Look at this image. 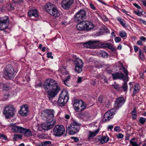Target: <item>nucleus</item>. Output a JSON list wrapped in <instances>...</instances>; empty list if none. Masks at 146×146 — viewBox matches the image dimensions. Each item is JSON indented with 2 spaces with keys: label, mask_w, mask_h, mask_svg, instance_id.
I'll use <instances>...</instances> for the list:
<instances>
[{
  "label": "nucleus",
  "mask_w": 146,
  "mask_h": 146,
  "mask_svg": "<svg viewBox=\"0 0 146 146\" xmlns=\"http://www.w3.org/2000/svg\"><path fill=\"white\" fill-rule=\"evenodd\" d=\"M43 88L46 93L47 96L50 101L57 94L60 88L56 81L52 79L46 80L43 84Z\"/></svg>",
  "instance_id": "1"
},
{
  "label": "nucleus",
  "mask_w": 146,
  "mask_h": 146,
  "mask_svg": "<svg viewBox=\"0 0 146 146\" xmlns=\"http://www.w3.org/2000/svg\"><path fill=\"white\" fill-rule=\"evenodd\" d=\"M54 111L53 110H44L41 113V116L43 119L46 122H51L53 120H55L53 118L54 117Z\"/></svg>",
  "instance_id": "2"
},
{
  "label": "nucleus",
  "mask_w": 146,
  "mask_h": 146,
  "mask_svg": "<svg viewBox=\"0 0 146 146\" xmlns=\"http://www.w3.org/2000/svg\"><path fill=\"white\" fill-rule=\"evenodd\" d=\"M69 99V95L66 90L62 91L57 102L58 105L60 107L64 106Z\"/></svg>",
  "instance_id": "3"
},
{
  "label": "nucleus",
  "mask_w": 146,
  "mask_h": 146,
  "mask_svg": "<svg viewBox=\"0 0 146 146\" xmlns=\"http://www.w3.org/2000/svg\"><path fill=\"white\" fill-rule=\"evenodd\" d=\"M15 112V109L11 105L6 106L4 110L3 113L6 118H9L13 117Z\"/></svg>",
  "instance_id": "4"
},
{
  "label": "nucleus",
  "mask_w": 146,
  "mask_h": 146,
  "mask_svg": "<svg viewBox=\"0 0 146 146\" xmlns=\"http://www.w3.org/2000/svg\"><path fill=\"white\" fill-rule=\"evenodd\" d=\"M45 9L46 11L51 15L55 17H58L59 13L56 9L54 8V5L51 3H48L45 6Z\"/></svg>",
  "instance_id": "5"
},
{
  "label": "nucleus",
  "mask_w": 146,
  "mask_h": 146,
  "mask_svg": "<svg viewBox=\"0 0 146 146\" xmlns=\"http://www.w3.org/2000/svg\"><path fill=\"white\" fill-rule=\"evenodd\" d=\"M80 128V124L76 121H74L68 125L67 129L69 131L70 134L74 135L78 131Z\"/></svg>",
  "instance_id": "6"
},
{
  "label": "nucleus",
  "mask_w": 146,
  "mask_h": 146,
  "mask_svg": "<svg viewBox=\"0 0 146 146\" xmlns=\"http://www.w3.org/2000/svg\"><path fill=\"white\" fill-rule=\"evenodd\" d=\"M4 75L7 78L11 79L15 76L16 74L14 68L11 64H8L6 66L4 71Z\"/></svg>",
  "instance_id": "7"
},
{
  "label": "nucleus",
  "mask_w": 146,
  "mask_h": 146,
  "mask_svg": "<svg viewBox=\"0 0 146 146\" xmlns=\"http://www.w3.org/2000/svg\"><path fill=\"white\" fill-rule=\"evenodd\" d=\"M65 132L64 126L62 125H56L53 130L54 135L57 137H60Z\"/></svg>",
  "instance_id": "8"
},
{
  "label": "nucleus",
  "mask_w": 146,
  "mask_h": 146,
  "mask_svg": "<svg viewBox=\"0 0 146 146\" xmlns=\"http://www.w3.org/2000/svg\"><path fill=\"white\" fill-rule=\"evenodd\" d=\"M74 63L76 65L75 71L78 73H80L82 71V68L83 67V62L81 60L76 56Z\"/></svg>",
  "instance_id": "9"
},
{
  "label": "nucleus",
  "mask_w": 146,
  "mask_h": 146,
  "mask_svg": "<svg viewBox=\"0 0 146 146\" xmlns=\"http://www.w3.org/2000/svg\"><path fill=\"white\" fill-rule=\"evenodd\" d=\"M74 0H62L61 2V6L65 9H68L74 3Z\"/></svg>",
  "instance_id": "10"
},
{
  "label": "nucleus",
  "mask_w": 146,
  "mask_h": 146,
  "mask_svg": "<svg viewBox=\"0 0 146 146\" xmlns=\"http://www.w3.org/2000/svg\"><path fill=\"white\" fill-rule=\"evenodd\" d=\"M115 114L113 112V110H111L106 112L104 114L103 119V122H106L109 121L112 118L113 115Z\"/></svg>",
  "instance_id": "11"
},
{
  "label": "nucleus",
  "mask_w": 146,
  "mask_h": 146,
  "mask_svg": "<svg viewBox=\"0 0 146 146\" xmlns=\"http://www.w3.org/2000/svg\"><path fill=\"white\" fill-rule=\"evenodd\" d=\"M98 41H89L83 43L84 47L91 48H95L97 47Z\"/></svg>",
  "instance_id": "12"
},
{
  "label": "nucleus",
  "mask_w": 146,
  "mask_h": 146,
  "mask_svg": "<svg viewBox=\"0 0 146 146\" xmlns=\"http://www.w3.org/2000/svg\"><path fill=\"white\" fill-rule=\"evenodd\" d=\"M56 120L51 122H47L46 123H43L42 125V128L45 130H49L52 128L55 124Z\"/></svg>",
  "instance_id": "13"
},
{
  "label": "nucleus",
  "mask_w": 146,
  "mask_h": 146,
  "mask_svg": "<svg viewBox=\"0 0 146 146\" xmlns=\"http://www.w3.org/2000/svg\"><path fill=\"white\" fill-rule=\"evenodd\" d=\"M19 114L22 116H26L29 113L28 106L27 105H23L21 107L19 111Z\"/></svg>",
  "instance_id": "14"
},
{
  "label": "nucleus",
  "mask_w": 146,
  "mask_h": 146,
  "mask_svg": "<svg viewBox=\"0 0 146 146\" xmlns=\"http://www.w3.org/2000/svg\"><path fill=\"white\" fill-rule=\"evenodd\" d=\"M9 19H0V30L7 28L9 23Z\"/></svg>",
  "instance_id": "15"
},
{
  "label": "nucleus",
  "mask_w": 146,
  "mask_h": 146,
  "mask_svg": "<svg viewBox=\"0 0 146 146\" xmlns=\"http://www.w3.org/2000/svg\"><path fill=\"white\" fill-rule=\"evenodd\" d=\"M111 75L113 79L114 80L122 79L124 81L126 79V76L121 72H116L112 74Z\"/></svg>",
  "instance_id": "16"
},
{
  "label": "nucleus",
  "mask_w": 146,
  "mask_h": 146,
  "mask_svg": "<svg viewBox=\"0 0 146 146\" xmlns=\"http://www.w3.org/2000/svg\"><path fill=\"white\" fill-rule=\"evenodd\" d=\"M11 126L12 127V130L14 132L17 133H21L23 128L21 127L17 126L15 124L11 123L10 124Z\"/></svg>",
  "instance_id": "17"
},
{
  "label": "nucleus",
  "mask_w": 146,
  "mask_h": 146,
  "mask_svg": "<svg viewBox=\"0 0 146 146\" xmlns=\"http://www.w3.org/2000/svg\"><path fill=\"white\" fill-rule=\"evenodd\" d=\"M125 102V100L123 97H119L116 99L115 106L117 108H119L124 104Z\"/></svg>",
  "instance_id": "18"
},
{
  "label": "nucleus",
  "mask_w": 146,
  "mask_h": 146,
  "mask_svg": "<svg viewBox=\"0 0 146 146\" xmlns=\"http://www.w3.org/2000/svg\"><path fill=\"white\" fill-rule=\"evenodd\" d=\"M86 16V12L83 9H80L76 14L74 17L76 18H83Z\"/></svg>",
  "instance_id": "19"
},
{
  "label": "nucleus",
  "mask_w": 146,
  "mask_h": 146,
  "mask_svg": "<svg viewBox=\"0 0 146 146\" xmlns=\"http://www.w3.org/2000/svg\"><path fill=\"white\" fill-rule=\"evenodd\" d=\"M82 23L84 25L85 29L87 30H91L93 27V25L89 21H83Z\"/></svg>",
  "instance_id": "20"
},
{
  "label": "nucleus",
  "mask_w": 146,
  "mask_h": 146,
  "mask_svg": "<svg viewBox=\"0 0 146 146\" xmlns=\"http://www.w3.org/2000/svg\"><path fill=\"white\" fill-rule=\"evenodd\" d=\"M28 15L30 17L34 16L35 17H38V13L37 10L34 8L31 9L28 13Z\"/></svg>",
  "instance_id": "21"
},
{
  "label": "nucleus",
  "mask_w": 146,
  "mask_h": 146,
  "mask_svg": "<svg viewBox=\"0 0 146 146\" xmlns=\"http://www.w3.org/2000/svg\"><path fill=\"white\" fill-rule=\"evenodd\" d=\"M86 107V104L83 101L76 108L75 111L77 112H80L83 111Z\"/></svg>",
  "instance_id": "22"
},
{
  "label": "nucleus",
  "mask_w": 146,
  "mask_h": 146,
  "mask_svg": "<svg viewBox=\"0 0 146 146\" xmlns=\"http://www.w3.org/2000/svg\"><path fill=\"white\" fill-rule=\"evenodd\" d=\"M99 131V129L96 130L94 132H92L91 131H89V134L88 136V138L89 140L92 139L93 137L95 136L98 133Z\"/></svg>",
  "instance_id": "23"
},
{
  "label": "nucleus",
  "mask_w": 146,
  "mask_h": 146,
  "mask_svg": "<svg viewBox=\"0 0 146 146\" xmlns=\"http://www.w3.org/2000/svg\"><path fill=\"white\" fill-rule=\"evenodd\" d=\"M21 133H23L25 136H29L32 135L31 131L29 129H27L23 128Z\"/></svg>",
  "instance_id": "24"
},
{
  "label": "nucleus",
  "mask_w": 146,
  "mask_h": 146,
  "mask_svg": "<svg viewBox=\"0 0 146 146\" xmlns=\"http://www.w3.org/2000/svg\"><path fill=\"white\" fill-rule=\"evenodd\" d=\"M140 88L139 84L137 83L135 84L134 86V90L133 92V96L135 95L139 92Z\"/></svg>",
  "instance_id": "25"
},
{
  "label": "nucleus",
  "mask_w": 146,
  "mask_h": 146,
  "mask_svg": "<svg viewBox=\"0 0 146 146\" xmlns=\"http://www.w3.org/2000/svg\"><path fill=\"white\" fill-rule=\"evenodd\" d=\"M6 9L8 11H11L14 9V7L12 6L11 4H7L6 7H3L1 9V11L2 12H3Z\"/></svg>",
  "instance_id": "26"
},
{
  "label": "nucleus",
  "mask_w": 146,
  "mask_h": 146,
  "mask_svg": "<svg viewBox=\"0 0 146 146\" xmlns=\"http://www.w3.org/2000/svg\"><path fill=\"white\" fill-rule=\"evenodd\" d=\"M82 102L83 101L81 100H74L73 106L75 110H76V108L78 106L79 104H81Z\"/></svg>",
  "instance_id": "27"
},
{
  "label": "nucleus",
  "mask_w": 146,
  "mask_h": 146,
  "mask_svg": "<svg viewBox=\"0 0 146 146\" xmlns=\"http://www.w3.org/2000/svg\"><path fill=\"white\" fill-rule=\"evenodd\" d=\"M109 140V138L107 136H102L101 137L100 141L102 144L107 143Z\"/></svg>",
  "instance_id": "28"
},
{
  "label": "nucleus",
  "mask_w": 146,
  "mask_h": 146,
  "mask_svg": "<svg viewBox=\"0 0 146 146\" xmlns=\"http://www.w3.org/2000/svg\"><path fill=\"white\" fill-rule=\"evenodd\" d=\"M83 21L78 23L76 25V27L78 30L82 31L85 29L84 25L82 23Z\"/></svg>",
  "instance_id": "29"
},
{
  "label": "nucleus",
  "mask_w": 146,
  "mask_h": 146,
  "mask_svg": "<svg viewBox=\"0 0 146 146\" xmlns=\"http://www.w3.org/2000/svg\"><path fill=\"white\" fill-rule=\"evenodd\" d=\"M60 72L62 74H68V72L66 70V67L62 66L60 68Z\"/></svg>",
  "instance_id": "30"
},
{
  "label": "nucleus",
  "mask_w": 146,
  "mask_h": 146,
  "mask_svg": "<svg viewBox=\"0 0 146 146\" xmlns=\"http://www.w3.org/2000/svg\"><path fill=\"white\" fill-rule=\"evenodd\" d=\"M51 143V142L50 141H46L40 143L39 146H49Z\"/></svg>",
  "instance_id": "31"
},
{
  "label": "nucleus",
  "mask_w": 146,
  "mask_h": 146,
  "mask_svg": "<svg viewBox=\"0 0 146 146\" xmlns=\"http://www.w3.org/2000/svg\"><path fill=\"white\" fill-rule=\"evenodd\" d=\"M13 138L14 141H16L17 139H22V136L20 135L15 134L13 135Z\"/></svg>",
  "instance_id": "32"
},
{
  "label": "nucleus",
  "mask_w": 146,
  "mask_h": 146,
  "mask_svg": "<svg viewBox=\"0 0 146 146\" xmlns=\"http://www.w3.org/2000/svg\"><path fill=\"white\" fill-rule=\"evenodd\" d=\"M82 116L83 118H88L91 117L90 115L88 113L85 112L82 113Z\"/></svg>",
  "instance_id": "33"
},
{
  "label": "nucleus",
  "mask_w": 146,
  "mask_h": 146,
  "mask_svg": "<svg viewBox=\"0 0 146 146\" xmlns=\"http://www.w3.org/2000/svg\"><path fill=\"white\" fill-rule=\"evenodd\" d=\"M121 89H122L123 91L126 92L127 90V85L126 82H125L122 86V87H121Z\"/></svg>",
  "instance_id": "34"
},
{
  "label": "nucleus",
  "mask_w": 146,
  "mask_h": 146,
  "mask_svg": "<svg viewBox=\"0 0 146 146\" xmlns=\"http://www.w3.org/2000/svg\"><path fill=\"white\" fill-rule=\"evenodd\" d=\"M100 53L101 54L103 58H107L108 56V54L104 51H102Z\"/></svg>",
  "instance_id": "35"
},
{
  "label": "nucleus",
  "mask_w": 146,
  "mask_h": 146,
  "mask_svg": "<svg viewBox=\"0 0 146 146\" xmlns=\"http://www.w3.org/2000/svg\"><path fill=\"white\" fill-rule=\"evenodd\" d=\"M117 19L118 21L120 22V24L122 25L123 27H126L125 22L123 19Z\"/></svg>",
  "instance_id": "36"
},
{
  "label": "nucleus",
  "mask_w": 146,
  "mask_h": 146,
  "mask_svg": "<svg viewBox=\"0 0 146 146\" xmlns=\"http://www.w3.org/2000/svg\"><path fill=\"white\" fill-rule=\"evenodd\" d=\"M120 66L123 69L124 72L126 74V76L127 77L128 76V73L127 70L126 69H125V68L123 66V65L121 63L120 64Z\"/></svg>",
  "instance_id": "37"
},
{
  "label": "nucleus",
  "mask_w": 146,
  "mask_h": 146,
  "mask_svg": "<svg viewBox=\"0 0 146 146\" xmlns=\"http://www.w3.org/2000/svg\"><path fill=\"white\" fill-rule=\"evenodd\" d=\"M70 76H68L65 80L62 79V81L66 85H67L66 83H67V82L69 81L70 80Z\"/></svg>",
  "instance_id": "38"
},
{
  "label": "nucleus",
  "mask_w": 146,
  "mask_h": 146,
  "mask_svg": "<svg viewBox=\"0 0 146 146\" xmlns=\"http://www.w3.org/2000/svg\"><path fill=\"white\" fill-rule=\"evenodd\" d=\"M105 98H103V97L102 96H99L98 98V101L100 103H105V102H104V99Z\"/></svg>",
  "instance_id": "39"
},
{
  "label": "nucleus",
  "mask_w": 146,
  "mask_h": 146,
  "mask_svg": "<svg viewBox=\"0 0 146 146\" xmlns=\"http://www.w3.org/2000/svg\"><path fill=\"white\" fill-rule=\"evenodd\" d=\"M139 56L140 59L142 60H143L144 59V56L143 53L141 50L139 51Z\"/></svg>",
  "instance_id": "40"
},
{
  "label": "nucleus",
  "mask_w": 146,
  "mask_h": 146,
  "mask_svg": "<svg viewBox=\"0 0 146 146\" xmlns=\"http://www.w3.org/2000/svg\"><path fill=\"white\" fill-rule=\"evenodd\" d=\"M146 120V119L145 118L142 117H140L139 119L140 122L142 124H143L145 123Z\"/></svg>",
  "instance_id": "41"
},
{
  "label": "nucleus",
  "mask_w": 146,
  "mask_h": 146,
  "mask_svg": "<svg viewBox=\"0 0 146 146\" xmlns=\"http://www.w3.org/2000/svg\"><path fill=\"white\" fill-rule=\"evenodd\" d=\"M3 86V89L4 91H7L11 89V88L10 87L7 86L5 84H4Z\"/></svg>",
  "instance_id": "42"
},
{
  "label": "nucleus",
  "mask_w": 146,
  "mask_h": 146,
  "mask_svg": "<svg viewBox=\"0 0 146 146\" xmlns=\"http://www.w3.org/2000/svg\"><path fill=\"white\" fill-rule=\"evenodd\" d=\"M119 35L122 38L125 37L127 36L126 33L124 31L120 32Z\"/></svg>",
  "instance_id": "43"
},
{
  "label": "nucleus",
  "mask_w": 146,
  "mask_h": 146,
  "mask_svg": "<svg viewBox=\"0 0 146 146\" xmlns=\"http://www.w3.org/2000/svg\"><path fill=\"white\" fill-rule=\"evenodd\" d=\"M130 143L132 146H139L136 142H135L132 140H130Z\"/></svg>",
  "instance_id": "44"
},
{
  "label": "nucleus",
  "mask_w": 146,
  "mask_h": 146,
  "mask_svg": "<svg viewBox=\"0 0 146 146\" xmlns=\"http://www.w3.org/2000/svg\"><path fill=\"white\" fill-rule=\"evenodd\" d=\"M113 86L114 88L118 90H121V88L119 87V86L117 84H114L113 85Z\"/></svg>",
  "instance_id": "45"
},
{
  "label": "nucleus",
  "mask_w": 146,
  "mask_h": 146,
  "mask_svg": "<svg viewBox=\"0 0 146 146\" xmlns=\"http://www.w3.org/2000/svg\"><path fill=\"white\" fill-rule=\"evenodd\" d=\"M15 2L19 4L20 5H23L24 3L23 0H15Z\"/></svg>",
  "instance_id": "46"
},
{
  "label": "nucleus",
  "mask_w": 146,
  "mask_h": 146,
  "mask_svg": "<svg viewBox=\"0 0 146 146\" xmlns=\"http://www.w3.org/2000/svg\"><path fill=\"white\" fill-rule=\"evenodd\" d=\"M102 47H109L110 48V47H111L110 44L108 43H106V44H103L102 45Z\"/></svg>",
  "instance_id": "47"
},
{
  "label": "nucleus",
  "mask_w": 146,
  "mask_h": 146,
  "mask_svg": "<svg viewBox=\"0 0 146 146\" xmlns=\"http://www.w3.org/2000/svg\"><path fill=\"white\" fill-rule=\"evenodd\" d=\"M47 55V57L48 58H50L51 59L53 58V56H52V53L51 52H48L46 54Z\"/></svg>",
  "instance_id": "48"
},
{
  "label": "nucleus",
  "mask_w": 146,
  "mask_h": 146,
  "mask_svg": "<svg viewBox=\"0 0 146 146\" xmlns=\"http://www.w3.org/2000/svg\"><path fill=\"white\" fill-rule=\"evenodd\" d=\"M0 138L6 140L7 139V137L5 135L0 133Z\"/></svg>",
  "instance_id": "49"
},
{
  "label": "nucleus",
  "mask_w": 146,
  "mask_h": 146,
  "mask_svg": "<svg viewBox=\"0 0 146 146\" xmlns=\"http://www.w3.org/2000/svg\"><path fill=\"white\" fill-rule=\"evenodd\" d=\"M121 38L120 37H117L115 39V41L116 42H118L121 41Z\"/></svg>",
  "instance_id": "50"
},
{
  "label": "nucleus",
  "mask_w": 146,
  "mask_h": 146,
  "mask_svg": "<svg viewBox=\"0 0 146 146\" xmlns=\"http://www.w3.org/2000/svg\"><path fill=\"white\" fill-rule=\"evenodd\" d=\"M132 115L133 116L137 115L136 112L135 108H134L133 110L132 111Z\"/></svg>",
  "instance_id": "51"
},
{
  "label": "nucleus",
  "mask_w": 146,
  "mask_h": 146,
  "mask_svg": "<svg viewBox=\"0 0 146 146\" xmlns=\"http://www.w3.org/2000/svg\"><path fill=\"white\" fill-rule=\"evenodd\" d=\"M122 11L124 13H125L126 15H128V16H129L130 15V12H128L127 11H126L124 9H122Z\"/></svg>",
  "instance_id": "52"
},
{
  "label": "nucleus",
  "mask_w": 146,
  "mask_h": 146,
  "mask_svg": "<svg viewBox=\"0 0 146 146\" xmlns=\"http://www.w3.org/2000/svg\"><path fill=\"white\" fill-rule=\"evenodd\" d=\"M117 137L119 139L122 138L123 137V135L121 133H119L117 135Z\"/></svg>",
  "instance_id": "53"
},
{
  "label": "nucleus",
  "mask_w": 146,
  "mask_h": 146,
  "mask_svg": "<svg viewBox=\"0 0 146 146\" xmlns=\"http://www.w3.org/2000/svg\"><path fill=\"white\" fill-rule=\"evenodd\" d=\"M71 138L76 142H78L79 141L78 138L77 137H71Z\"/></svg>",
  "instance_id": "54"
},
{
  "label": "nucleus",
  "mask_w": 146,
  "mask_h": 146,
  "mask_svg": "<svg viewBox=\"0 0 146 146\" xmlns=\"http://www.w3.org/2000/svg\"><path fill=\"white\" fill-rule=\"evenodd\" d=\"M133 47L135 52H137L138 51L139 48L137 46L135 45L133 46Z\"/></svg>",
  "instance_id": "55"
},
{
  "label": "nucleus",
  "mask_w": 146,
  "mask_h": 146,
  "mask_svg": "<svg viewBox=\"0 0 146 146\" xmlns=\"http://www.w3.org/2000/svg\"><path fill=\"white\" fill-rule=\"evenodd\" d=\"M139 21L141 23H143L145 25H146V21L141 19H139Z\"/></svg>",
  "instance_id": "56"
},
{
  "label": "nucleus",
  "mask_w": 146,
  "mask_h": 146,
  "mask_svg": "<svg viewBox=\"0 0 146 146\" xmlns=\"http://www.w3.org/2000/svg\"><path fill=\"white\" fill-rule=\"evenodd\" d=\"M140 40L142 41H145L146 40V38L144 36H141L140 37Z\"/></svg>",
  "instance_id": "57"
},
{
  "label": "nucleus",
  "mask_w": 146,
  "mask_h": 146,
  "mask_svg": "<svg viewBox=\"0 0 146 146\" xmlns=\"http://www.w3.org/2000/svg\"><path fill=\"white\" fill-rule=\"evenodd\" d=\"M120 127L118 126H116L114 128V130L115 131H118L120 129Z\"/></svg>",
  "instance_id": "58"
},
{
  "label": "nucleus",
  "mask_w": 146,
  "mask_h": 146,
  "mask_svg": "<svg viewBox=\"0 0 146 146\" xmlns=\"http://www.w3.org/2000/svg\"><path fill=\"white\" fill-rule=\"evenodd\" d=\"M82 78L81 77H79L78 79L77 82L80 83L82 81Z\"/></svg>",
  "instance_id": "59"
},
{
  "label": "nucleus",
  "mask_w": 146,
  "mask_h": 146,
  "mask_svg": "<svg viewBox=\"0 0 146 146\" xmlns=\"http://www.w3.org/2000/svg\"><path fill=\"white\" fill-rule=\"evenodd\" d=\"M137 44L139 45L140 46H142L143 45V43L142 42V41H141L140 40L138 41L137 42Z\"/></svg>",
  "instance_id": "60"
},
{
  "label": "nucleus",
  "mask_w": 146,
  "mask_h": 146,
  "mask_svg": "<svg viewBox=\"0 0 146 146\" xmlns=\"http://www.w3.org/2000/svg\"><path fill=\"white\" fill-rule=\"evenodd\" d=\"M37 136L40 139H43L44 138V136L43 135H38Z\"/></svg>",
  "instance_id": "61"
},
{
  "label": "nucleus",
  "mask_w": 146,
  "mask_h": 146,
  "mask_svg": "<svg viewBox=\"0 0 146 146\" xmlns=\"http://www.w3.org/2000/svg\"><path fill=\"white\" fill-rule=\"evenodd\" d=\"M134 5L137 8L139 9L140 8V6L136 3H134Z\"/></svg>",
  "instance_id": "62"
},
{
  "label": "nucleus",
  "mask_w": 146,
  "mask_h": 146,
  "mask_svg": "<svg viewBox=\"0 0 146 146\" xmlns=\"http://www.w3.org/2000/svg\"><path fill=\"white\" fill-rule=\"evenodd\" d=\"M25 79L27 82H29L30 80V78L28 76L26 77Z\"/></svg>",
  "instance_id": "63"
},
{
  "label": "nucleus",
  "mask_w": 146,
  "mask_h": 146,
  "mask_svg": "<svg viewBox=\"0 0 146 146\" xmlns=\"http://www.w3.org/2000/svg\"><path fill=\"white\" fill-rule=\"evenodd\" d=\"M90 6L93 9L95 10V8L94 7V6L92 4H90Z\"/></svg>",
  "instance_id": "64"
}]
</instances>
